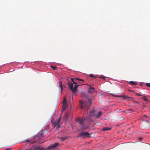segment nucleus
<instances>
[{
  "label": "nucleus",
  "mask_w": 150,
  "mask_h": 150,
  "mask_svg": "<svg viewBox=\"0 0 150 150\" xmlns=\"http://www.w3.org/2000/svg\"><path fill=\"white\" fill-rule=\"evenodd\" d=\"M71 82L69 81L67 83L68 87L74 94L77 91L78 87L80 86L79 84H77V83L75 81V78H71Z\"/></svg>",
  "instance_id": "nucleus-1"
},
{
  "label": "nucleus",
  "mask_w": 150,
  "mask_h": 150,
  "mask_svg": "<svg viewBox=\"0 0 150 150\" xmlns=\"http://www.w3.org/2000/svg\"><path fill=\"white\" fill-rule=\"evenodd\" d=\"M80 103L81 104V108H83L85 105L86 106L88 109L89 108L90 106L91 105V101L90 99H89L88 98H86L85 100V102L84 103L80 101Z\"/></svg>",
  "instance_id": "nucleus-2"
},
{
  "label": "nucleus",
  "mask_w": 150,
  "mask_h": 150,
  "mask_svg": "<svg viewBox=\"0 0 150 150\" xmlns=\"http://www.w3.org/2000/svg\"><path fill=\"white\" fill-rule=\"evenodd\" d=\"M81 125V129L82 130H85L89 128V125L86 122H79Z\"/></svg>",
  "instance_id": "nucleus-3"
},
{
  "label": "nucleus",
  "mask_w": 150,
  "mask_h": 150,
  "mask_svg": "<svg viewBox=\"0 0 150 150\" xmlns=\"http://www.w3.org/2000/svg\"><path fill=\"white\" fill-rule=\"evenodd\" d=\"M78 136L79 137H82L83 138L85 137H90L89 134L87 132H83L79 133Z\"/></svg>",
  "instance_id": "nucleus-4"
},
{
  "label": "nucleus",
  "mask_w": 150,
  "mask_h": 150,
  "mask_svg": "<svg viewBox=\"0 0 150 150\" xmlns=\"http://www.w3.org/2000/svg\"><path fill=\"white\" fill-rule=\"evenodd\" d=\"M102 116V112L100 111L97 112L94 117L95 120L98 121L97 120L101 117Z\"/></svg>",
  "instance_id": "nucleus-5"
},
{
  "label": "nucleus",
  "mask_w": 150,
  "mask_h": 150,
  "mask_svg": "<svg viewBox=\"0 0 150 150\" xmlns=\"http://www.w3.org/2000/svg\"><path fill=\"white\" fill-rule=\"evenodd\" d=\"M89 88H88V93H92L95 92V88L94 87H92L90 84L88 85Z\"/></svg>",
  "instance_id": "nucleus-6"
},
{
  "label": "nucleus",
  "mask_w": 150,
  "mask_h": 150,
  "mask_svg": "<svg viewBox=\"0 0 150 150\" xmlns=\"http://www.w3.org/2000/svg\"><path fill=\"white\" fill-rule=\"evenodd\" d=\"M52 122V125L54 127L57 126V129H58L59 128L61 127V125H62V122Z\"/></svg>",
  "instance_id": "nucleus-7"
},
{
  "label": "nucleus",
  "mask_w": 150,
  "mask_h": 150,
  "mask_svg": "<svg viewBox=\"0 0 150 150\" xmlns=\"http://www.w3.org/2000/svg\"><path fill=\"white\" fill-rule=\"evenodd\" d=\"M24 143L26 142H29L31 144H33L34 143H35V139H31L30 140L27 139L25 140L24 142Z\"/></svg>",
  "instance_id": "nucleus-8"
},
{
  "label": "nucleus",
  "mask_w": 150,
  "mask_h": 150,
  "mask_svg": "<svg viewBox=\"0 0 150 150\" xmlns=\"http://www.w3.org/2000/svg\"><path fill=\"white\" fill-rule=\"evenodd\" d=\"M67 103L66 100L64 99L62 105V110H65L67 106Z\"/></svg>",
  "instance_id": "nucleus-9"
},
{
  "label": "nucleus",
  "mask_w": 150,
  "mask_h": 150,
  "mask_svg": "<svg viewBox=\"0 0 150 150\" xmlns=\"http://www.w3.org/2000/svg\"><path fill=\"white\" fill-rule=\"evenodd\" d=\"M97 111L94 109L91 110L90 112L89 115L91 116H94Z\"/></svg>",
  "instance_id": "nucleus-10"
},
{
  "label": "nucleus",
  "mask_w": 150,
  "mask_h": 150,
  "mask_svg": "<svg viewBox=\"0 0 150 150\" xmlns=\"http://www.w3.org/2000/svg\"><path fill=\"white\" fill-rule=\"evenodd\" d=\"M114 96L115 97H122L124 99H127L129 98H131L128 97L127 96L125 95H119V96L115 95V96Z\"/></svg>",
  "instance_id": "nucleus-11"
},
{
  "label": "nucleus",
  "mask_w": 150,
  "mask_h": 150,
  "mask_svg": "<svg viewBox=\"0 0 150 150\" xmlns=\"http://www.w3.org/2000/svg\"><path fill=\"white\" fill-rule=\"evenodd\" d=\"M59 145V144L58 143H56L54 144H53L49 146L48 147V148L49 149H54L56 147H57L58 145Z\"/></svg>",
  "instance_id": "nucleus-12"
},
{
  "label": "nucleus",
  "mask_w": 150,
  "mask_h": 150,
  "mask_svg": "<svg viewBox=\"0 0 150 150\" xmlns=\"http://www.w3.org/2000/svg\"><path fill=\"white\" fill-rule=\"evenodd\" d=\"M85 121V119L84 117H79L77 119H76V122H84Z\"/></svg>",
  "instance_id": "nucleus-13"
},
{
  "label": "nucleus",
  "mask_w": 150,
  "mask_h": 150,
  "mask_svg": "<svg viewBox=\"0 0 150 150\" xmlns=\"http://www.w3.org/2000/svg\"><path fill=\"white\" fill-rule=\"evenodd\" d=\"M111 128H112L111 127H104L102 128V130L103 131H109L110 130Z\"/></svg>",
  "instance_id": "nucleus-14"
},
{
  "label": "nucleus",
  "mask_w": 150,
  "mask_h": 150,
  "mask_svg": "<svg viewBox=\"0 0 150 150\" xmlns=\"http://www.w3.org/2000/svg\"><path fill=\"white\" fill-rule=\"evenodd\" d=\"M44 132H43V131H42L41 133H40V134H39L38 137H44L45 135V134H44Z\"/></svg>",
  "instance_id": "nucleus-15"
},
{
  "label": "nucleus",
  "mask_w": 150,
  "mask_h": 150,
  "mask_svg": "<svg viewBox=\"0 0 150 150\" xmlns=\"http://www.w3.org/2000/svg\"><path fill=\"white\" fill-rule=\"evenodd\" d=\"M59 138L62 141H64L67 139V137H60Z\"/></svg>",
  "instance_id": "nucleus-16"
},
{
  "label": "nucleus",
  "mask_w": 150,
  "mask_h": 150,
  "mask_svg": "<svg viewBox=\"0 0 150 150\" xmlns=\"http://www.w3.org/2000/svg\"><path fill=\"white\" fill-rule=\"evenodd\" d=\"M59 87L61 89V91L62 92L63 87H62V83L61 81L59 83Z\"/></svg>",
  "instance_id": "nucleus-17"
},
{
  "label": "nucleus",
  "mask_w": 150,
  "mask_h": 150,
  "mask_svg": "<svg viewBox=\"0 0 150 150\" xmlns=\"http://www.w3.org/2000/svg\"><path fill=\"white\" fill-rule=\"evenodd\" d=\"M129 83L130 84L132 85H136L137 84V83L134 82L132 81H129Z\"/></svg>",
  "instance_id": "nucleus-18"
},
{
  "label": "nucleus",
  "mask_w": 150,
  "mask_h": 150,
  "mask_svg": "<svg viewBox=\"0 0 150 150\" xmlns=\"http://www.w3.org/2000/svg\"><path fill=\"white\" fill-rule=\"evenodd\" d=\"M146 96H142V99L144 100V101H148V99L146 98Z\"/></svg>",
  "instance_id": "nucleus-19"
},
{
  "label": "nucleus",
  "mask_w": 150,
  "mask_h": 150,
  "mask_svg": "<svg viewBox=\"0 0 150 150\" xmlns=\"http://www.w3.org/2000/svg\"><path fill=\"white\" fill-rule=\"evenodd\" d=\"M51 67L52 68L53 70H56V69L57 67L56 66H51Z\"/></svg>",
  "instance_id": "nucleus-20"
},
{
  "label": "nucleus",
  "mask_w": 150,
  "mask_h": 150,
  "mask_svg": "<svg viewBox=\"0 0 150 150\" xmlns=\"http://www.w3.org/2000/svg\"><path fill=\"white\" fill-rule=\"evenodd\" d=\"M143 138L142 137H139L138 138V139L139 140V141H136L135 142H141V140Z\"/></svg>",
  "instance_id": "nucleus-21"
},
{
  "label": "nucleus",
  "mask_w": 150,
  "mask_h": 150,
  "mask_svg": "<svg viewBox=\"0 0 150 150\" xmlns=\"http://www.w3.org/2000/svg\"><path fill=\"white\" fill-rule=\"evenodd\" d=\"M75 79H76V80H78V81H84L82 79H78L77 78H75Z\"/></svg>",
  "instance_id": "nucleus-22"
},
{
  "label": "nucleus",
  "mask_w": 150,
  "mask_h": 150,
  "mask_svg": "<svg viewBox=\"0 0 150 150\" xmlns=\"http://www.w3.org/2000/svg\"><path fill=\"white\" fill-rule=\"evenodd\" d=\"M146 85L147 87H150V83H146Z\"/></svg>",
  "instance_id": "nucleus-23"
},
{
  "label": "nucleus",
  "mask_w": 150,
  "mask_h": 150,
  "mask_svg": "<svg viewBox=\"0 0 150 150\" xmlns=\"http://www.w3.org/2000/svg\"><path fill=\"white\" fill-rule=\"evenodd\" d=\"M90 76V77H94V78H96V77H95V76H93V74H90L89 75Z\"/></svg>",
  "instance_id": "nucleus-24"
},
{
  "label": "nucleus",
  "mask_w": 150,
  "mask_h": 150,
  "mask_svg": "<svg viewBox=\"0 0 150 150\" xmlns=\"http://www.w3.org/2000/svg\"><path fill=\"white\" fill-rule=\"evenodd\" d=\"M136 93L138 96H142V95L140 94V93Z\"/></svg>",
  "instance_id": "nucleus-25"
},
{
  "label": "nucleus",
  "mask_w": 150,
  "mask_h": 150,
  "mask_svg": "<svg viewBox=\"0 0 150 150\" xmlns=\"http://www.w3.org/2000/svg\"><path fill=\"white\" fill-rule=\"evenodd\" d=\"M12 148H7L5 149V150H11Z\"/></svg>",
  "instance_id": "nucleus-26"
},
{
  "label": "nucleus",
  "mask_w": 150,
  "mask_h": 150,
  "mask_svg": "<svg viewBox=\"0 0 150 150\" xmlns=\"http://www.w3.org/2000/svg\"><path fill=\"white\" fill-rule=\"evenodd\" d=\"M100 78H102L103 79H105L106 77H104V76H100Z\"/></svg>",
  "instance_id": "nucleus-27"
},
{
  "label": "nucleus",
  "mask_w": 150,
  "mask_h": 150,
  "mask_svg": "<svg viewBox=\"0 0 150 150\" xmlns=\"http://www.w3.org/2000/svg\"><path fill=\"white\" fill-rule=\"evenodd\" d=\"M129 112H133L134 111L133 110H132L131 109H129Z\"/></svg>",
  "instance_id": "nucleus-28"
},
{
  "label": "nucleus",
  "mask_w": 150,
  "mask_h": 150,
  "mask_svg": "<svg viewBox=\"0 0 150 150\" xmlns=\"http://www.w3.org/2000/svg\"><path fill=\"white\" fill-rule=\"evenodd\" d=\"M142 107L143 108H145L146 107V106L145 105H142Z\"/></svg>",
  "instance_id": "nucleus-29"
},
{
  "label": "nucleus",
  "mask_w": 150,
  "mask_h": 150,
  "mask_svg": "<svg viewBox=\"0 0 150 150\" xmlns=\"http://www.w3.org/2000/svg\"><path fill=\"white\" fill-rule=\"evenodd\" d=\"M143 116L145 117H146V118H147L148 117L147 115H143Z\"/></svg>",
  "instance_id": "nucleus-30"
},
{
  "label": "nucleus",
  "mask_w": 150,
  "mask_h": 150,
  "mask_svg": "<svg viewBox=\"0 0 150 150\" xmlns=\"http://www.w3.org/2000/svg\"><path fill=\"white\" fill-rule=\"evenodd\" d=\"M60 118L58 119V120L57 121V122H60Z\"/></svg>",
  "instance_id": "nucleus-31"
},
{
  "label": "nucleus",
  "mask_w": 150,
  "mask_h": 150,
  "mask_svg": "<svg viewBox=\"0 0 150 150\" xmlns=\"http://www.w3.org/2000/svg\"><path fill=\"white\" fill-rule=\"evenodd\" d=\"M65 116H66V117L67 118L68 117V116L67 114H66L65 115Z\"/></svg>",
  "instance_id": "nucleus-32"
},
{
  "label": "nucleus",
  "mask_w": 150,
  "mask_h": 150,
  "mask_svg": "<svg viewBox=\"0 0 150 150\" xmlns=\"http://www.w3.org/2000/svg\"><path fill=\"white\" fill-rule=\"evenodd\" d=\"M78 80H76V81H75L77 82V83H79L78 82V81H77Z\"/></svg>",
  "instance_id": "nucleus-33"
},
{
  "label": "nucleus",
  "mask_w": 150,
  "mask_h": 150,
  "mask_svg": "<svg viewBox=\"0 0 150 150\" xmlns=\"http://www.w3.org/2000/svg\"><path fill=\"white\" fill-rule=\"evenodd\" d=\"M129 91H132V90H129Z\"/></svg>",
  "instance_id": "nucleus-34"
},
{
  "label": "nucleus",
  "mask_w": 150,
  "mask_h": 150,
  "mask_svg": "<svg viewBox=\"0 0 150 150\" xmlns=\"http://www.w3.org/2000/svg\"><path fill=\"white\" fill-rule=\"evenodd\" d=\"M51 122H52V120Z\"/></svg>",
  "instance_id": "nucleus-35"
},
{
  "label": "nucleus",
  "mask_w": 150,
  "mask_h": 150,
  "mask_svg": "<svg viewBox=\"0 0 150 150\" xmlns=\"http://www.w3.org/2000/svg\"><path fill=\"white\" fill-rule=\"evenodd\" d=\"M80 84H81V85L82 84V83H80Z\"/></svg>",
  "instance_id": "nucleus-36"
},
{
  "label": "nucleus",
  "mask_w": 150,
  "mask_h": 150,
  "mask_svg": "<svg viewBox=\"0 0 150 150\" xmlns=\"http://www.w3.org/2000/svg\"><path fill=\"white\" fill-rule=\"evenodd\" d=\"M122 119H124L122 117Z\"/></svg>",
  "instance_id": "nucleus-37"
}]
</instances>
